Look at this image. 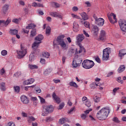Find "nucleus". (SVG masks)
I'll list each match as a JSON object with an SVG mask.
<instances>
[{"label": "nucleus", "mask_w": 126, "mask_h": 126, "mask_svg": "<svg viewBox=\"0 0 126 126\" xmlns=\"http://www.w3.org/2000/svg\"><path fill=\"white\" fill-rule=\"evenodd\" d=\"M110 112V109L103 108L96 114V118L100 121H105L108 118Z\"/></svg>", "instance_id": "nucleus-1"}, {"label": "nucleus", "mask_w": 126, "mask_h": 126, "mask_svg": "<svg viewBox=\"0 0 126 126\" xmlns=\"http://www.w3.org/2000/svg\"><path fill=\"white\" fill-rule=\"evenodd\" d=\"M94 64H95L93 61L89 60H85L83 62L82 66L86 69H90V68H92V67L94 66Z\"/></svg>", "instance_id": "nucleus-2"}, {"label": "nucleus", "mask_w": 126, "mask_h": 126, "mask_svg": "<svg viewBox=\"0 0 126 126\" xmlns=\"http://www.w3.org/2000/svg\"><path fill=\"white\" fill-rule=\"evenodd\" d=\"M54 111V108L52 105L45 106L43 107L42 109V116L44 117L47 116L48 114H50V113L53 112Z\"/></svg>", "instance_id": "nucleus-3"}, {"label": "nucleus", "mask_w": 126, "mask_h": 126, "mask_svg": "<svg viewBox=\"0 0 126 126\" xmlns=\"http://www.w3.org/2000/svg\"><path fill=\"white\" fill-rule=\"evenodd\" d=\"M44 39V36L39 34L35 38V42L32 45V48H38L39 45L42 42L41 41Z\"/></svg>", "instance_id": "nucleus-4"}, {"label": "nucleus", "mask_w": 126, "mask_h": 126, "mask_svg": "<svg viewBox=\"0 0 126 126\" xmlns=\"http://www.w3.org/2000/svg\"><path fill=\"white\" fill-rule=\"evenodd\" d=\"M18 59H22L23 57H25L26 54H27V50L26 49L22 47V45H21V50L17 51Z\"/></svg>", "instance_id": "nucleus-5"}, {"label": "nucleus", "mask_w": 126, "mask_h": 126, "mask_svg": "<svg viewBox=\"0 0 126 126\" xmlns=\"http://www.w3.org/2000/svg\"><path fill=\"white\" fill-rule=\"evenodd\" d=\"M63 37H64L63 35H61L58 36L57 37V42L59 45H60V46L62 47V48L65 50V49H67L66 43L64 42L63 39Z\"/></svg>", "instance_id": "nucleus-6"}, {"label": "nucleus", "mask_w": 126, "mask_h": 126, "mask_svg": "<svg viewBox=\"0 0 126 126\" xmlns=\"http://www.w3.org/2000/svg\"><path fill=\"white\" fill-rule=\"evenodd\" d=\"M111 54V48H106L103 50L102 60L103 61H108L109 55Z\"/></svg>", "instance_id": "nucleus-7"}, {"label": "nucleus", "mask_w": 126, "mask_h": 126, "mask_svg": "<svg viewBox=\"0 0 126 126\" xmlns=\"http://www.w3.org/2000/svg\"><path fill=\"white\" fill-rule=\"evenodd\" d=\"M77 44L80 47V49H83V46L81 45V42L84 40V35L83 34H78L76 37Z\"/></svg>", "instance_id": "nucleus-8"}, {"label": "nucleus", "mask_w": 126, "mask_h": 126, "mask_svg": "<svg viewBox=\"0 0 126 126\" xmlns=\"http://www.w3.org/2000/svg\"><path fill=\"white\" fill-rule=\"evenodd\" d=\"M119 24L121 30H122L123 32H125L126 33V21L120 20L119 21Z\"/></svg>", "instance_id": "nucleus-9"}, {"label": "nucleus", "mask_w": 126, "mask_h": 126, "mask_svg": "<svg viewBox=\"0 0 126 126\" xmlns=\"http://www.w3.org/2000/svg\"><path fill=\"white\" fill-rule=\"evenodd\" d=\"M108 19L111 23H117V19L116 18V15L113 13L110 14V16H108Z\"/></svg>", "instance_id": "nucleus-10"}, {"label": "nucleus", "mask_w": 126, "mask_h": 126, "mask_svg": "<svg viewBox=\"0 0 126 126\" xmlns=\"http://www.w3.org/2000/svg\"><path fill=\"white\" fill-rule=\"evenodd\" d=\"M105 20L102 18H98V19L96 20V21L95 22V24L98 26H103Z\"/></svg>", "instance_id": "nucleus-11"}, {"label": "nucleus", "mask_w": 126, "mask_h": 126, "mask_svg": "<svg viewBox=\"0 0 126 126\" xmlns=\"http://www.w3.org/2000/svg\"><path fill=\"white\" fill-rule=\"evenodd\" d=\"M105 39H106V32L102 30L100 32L99 38H98V40L103 41L105 40Z\"/></svg>", "instance_id": "nucleus-12"}, {"label": "nucleus", "mask_w": 126, "mask_h": 126, "mask_svg": "<svg viewBox=\"0 0 126 126\" xmlns=\"http://www.w3.org/2000/svg\"><path fill=\"white\" fill-rule=\"evenodd\" d=\"M11 22V19L8 18L6 21L4 20H0V25L2 24L4 26L6 27L7 25L9 24Z\"/></svg>", "instance_id": "nucleus-13"}, {"label": "nucleus", "mask_w": 126, "mask_h": 126, "mask_svg": "<svg viewBox=\"0 0 126 126\" xmlns=\"http://www.w3.org/2000/svg\"><path fill=\"white\" fill-rule=\"evenodd\" d=\"M52 97L53 99L55 100L57 104H60V103H61V99L59 96H58V95H57V94H56V93L54 92L53 93Z\"/></svg>", "instance_id": "nucleus-14"}, {"label": "nucleus", "mask_w": 126, "mask_h": 126, "mask_svg": "<svg viewBox=\"0 0 126 126\" xmlns=\"http://www.w3.org/2000/svg\"><path fill=\"white\" fill-rule=\"evenodd\" d=\"M21 100L23 104H28V103H29L28 97L24 95L21 96Z\"/></svg>", "instance_id": "nucleus-15"}, {"label": "nucleus", "mask_w": 126, "mask_h": 126, "mask_svg": "<svg viewBox=\"0 0 126 126\" xmlns=\"http://www.w3.org/2000/svg\"><path fill=\"white\" fill-rule=\"evenodd\" d=\"M9 6L7 4H4L2 7V12L4 14H6V12L8 11Z\"/></svg>", "instance_id": "nucleus-16"}, {"label": "nucleus", "mask_w": 126, "mask_h": 126, "mask_svg": "<svg viewBox=\"0 0 126 126\" xmlns=\"http://www.w3.org/2000/svg\"><path fill=\"white\" fill-rule=\"evenodd\" d=\"M50 15L53 17H58V18H62L63 17L62 15H60V14L57 12H51L50 13Z\"/></svg>", "instance_id": "nucleus-17"}, {"label": "nucleus", "mask_w": 126, "mask_h": 126, "mask_svg": "<svg viewBox=\"0 0 126 126\" xmlns=\"http://www.w3.org/2000/svg\"><path fill=\"white\" fill-rule=\"evenodd\" d=\"M79 28V25L76 22H74L73 24V30L75 32H78V29Z\"/></svg>", "instance_id": "nucleus-18"}, {"label": "nucleus", "mask_w": 126, "mask_h": 126, "mask_svg": "<svg viewBox=\"0 0 126 126\" xmlns=\"http://www.w3.org/2000/svg\"><path fill=\"white\" fill-rule=\"evenodd\" d=\"M34 81H35V80H34V79L30 78L25 81L24 82V84H25V85H28L29 84H32V83H34Z\"/></svg>", "instance_id": "nucleus-19"}, {"label": "nucleus", "mask_w": 126, "mask_h": 126, "mask_svg": "<svg viewBox=\"0 0 126 126\" xmlns=\"http://www.w3.org/2000/svg\"><path fill=\"white\" fill-rule=\"evenodd\" d=\"M81 16H82L83 20H88L89 17H88V15L86 14L85 12H82L80 14Z\"/></svg>", "instance_id": "nucleus-20"}, {"label": "nucleus", "mask_w": 126, "mask_h": 126, "mask_svg": "<svg viewBox=\"0 0 126 126\" xmlns=\"http://www.w3.org/2000/svg\"><path fill=\"white\" fill-rule=\"evenodd\" d=\"M93 32L94 35H97L99 33V28L97 26H94L93 28Z\"/></svg>", "instance_id": "nucleus-21"}, {"label": "nucleus", "mask_w": 126, "mask_h": 126, "mask_svg": "<svg viewBox=\"0 0 126 126\" xmlns=\"http://www.w3.org/2000/svg\"><path fill=\"white\" fill-rule=\"evenodd\" d=\"M35 27H36V25L34 24L31 23L28 25V26L26 27V29H35Z\"/></svg>", "instance_id": "nucleus-22"}, {"label": "nucleus", "mask_w": 126, "mask_h": 126, "mask_svg": "<svg viewBox=\"0 0 126 126\" xmlns=\"http://www.w3.org/2000/svg\"><path fill=\"white\" fill-rule=\"evenodd\" d=\"M125 69H126V66L124 65H122L119 67L118 71L119 73H121V72H123Z\"/></svg>", "instance_id": "nucleus-23"}, {"label": "nucleus", "mask_w": 126, "mask_h": 126, "mask_svg": "<svg viewBox=\"0 0 126 126\" xmlns=\"http://www.w3.org/2000/svg\"><path fill=\"white\" fill-rule=\"evenodd\" d=\"M0 89L1 91H5L6 88H5V83L2 82L0 84Z\"/></svg>", "instance_id": "nucleus-24"}, {"label": "nucleus", "mask_w": 126, "mask_h": 126, "mask_svg": "<svg viewBox=\"0 0 126 126\" xmlns=\"http://www.w3.org/2000/svg\"><path fill=\"white\" fill-rule=\"evenodd\" d=\"M98 86H100V84L99 83H93L90 85V87L92 88L93 89L98 87Z\"/></svg>", "instance_id": "nucleus-25"}, {"label": "nucleus", "mask_w": 126, "mask_h": 126, "mask_svg": "<svg viewBox=\"0 0 126 126\" xmlns=\"http://www.w3.org/2000/svg\"><path fill=\"white\" fill-rule=\"evenodd\" d=\"M65 123H66V118H62L59 120V124L60 125H63Z\"/></svg>", "instance_id": "nucleus-26"}, {"label": "nucleus", "mask_w": 126, "mask_h": 126, "mask_svg": "<svg viewBox=\"0 0 126 126\" xmlns=\"http://www.w3.org/2000/svg\"><path fill=\"white\" fill-rule=\"evenodd\" d=\"M42 56L44 58H46V59H49L50 58V54L48 52H44L42 53Z\"/></svg>", "instance_id": "nucleus-27"}, {"label": "nucleus", "mask_w": 126, "mask_h": 126, "mask_svg": "<svg viewBox=\"0 0 126 126\" xmlns=\"http://www.w3.org/2000/svg\"><path fill=\"white\" fill-rule=\"evenodd\" d=\"M36 31L37 30H36V29L32 30L31 33V37H34V36H36V34H37Z\"/></svg>", "instance_id": "nucleus-28"}, {"label": "nucleus", "mask_w": 126, "mask_h": 126, "mask_svg": "<svg viewBox=\"0 0 126 126\" xmlns=\"http://www.w3.org/2000/svg\"><path fill=\"white\" fill-rule=\"evenodd\" d=\"M34 121H36V118L33 116H30L28 118V122H29V123H31V122H34Z\"/></svg>", "instance_id": "nucleus-29"}, {"label": "nucleus", "mask_w": 126, "mask_h": 126, "mask_svg": "<svg viewBox=\"0 0 126 126\" xmlns=\"http://www.w3.org/2000/svg\"><path fill=\"white\" fill-rule=\"evenodd\" d=\"M72 65L74 68H76L77 66H78L79 65L76 61L73 60L72 63Z\"/></svg>", "instance_id": "nucleus-30"}, {"label": "nucleus", "mask_w": 126, "mask_h": 126, "mask_svg": "<svg viewBox=\"0 0 126 126\" xmlns=\"http://www.w3.org/2000/svg\"><path fill=\"white\" fill-rule=\"evenodd\" d=\"M50 72H52V69L48 68L45 70L44 72V74L45 75H48V74H50Z\"/></svg>", "instance_id": "nucleus-31"}, {"label": "nucleus", "mask_w": 126, "mask_h": 126, "mask_svg": "<svg viewBox=\"0 0 126 126\" xmlns=\"http://www.w3.org/2000/svg\"><path fill=\"white\" fill-rule=\"evenodd\" d=\"M70 86H72V87H74L75 88H77L78 87V86L77 85V84L74 82H70L69 83Z\"/></svg>", "instance_id": "nucleus-32"}, {"label": "nucleus", "mask_w": 126, "mask_h": 126, "mask_svg": "<svg viewBox=\"0 0 126 126\" xmlns=\"http://www.w3.org/2000/svg\"><path fill=\"white\" fill-rule=\"evenodd\" d=\"M82 24H84V26H85L87 28H89L90 25L89 24V22H87V21H81V22Z\"/></svg>", "instance_id": "nucleus-33"}, {"label": "nucleus", "mask_w": 126, "mask_h": 126, "mask_svg": "<svg viewBox=\"0 0 126 126\" xmlns=\"http://www.w3.org/2000/svg\"><path fill=\"white\" fill-rule=\"evenodd\" d=\"M29 67L31 69H37L38 66L36 65L29 64Z\"/></svg>", "instance_id": "nucleus-34"}, {"label": "nucleus", "mask_w": 126, "mask_h": 126, "mask_svg": "<svg viewBox=\"0 0 126 126\" xmlns=\"http://www.w3.org/2000/svg\"><path fill=\"white\" fill-rule=\"evenodd\" d=\"M34 58L35 57L34 56V54L32 53V54H31L30 55L29 61L30 62H33V61L34 60Z\"/></svg>", "instance_id": "nucleus-35"}, {"label": "nucleus", "mask_w": 126, "mask_h": 126, "mask_svg": "<svg viewBox=\"0 0 126 126\" xmlns=\"http://www.w3.org/2000/svg\"><path fill=\"white\" fill-rule=\"evenodd\" d=\"M10 33H11L12 35H16V34L18 33V31L16 30H10Z\"/></svg>", "instance_id": "nucleus-36"}, {"label": "nucleus", "mask_w": 126, "mask_h": 126, "mask_svg": "<svg viewBox=\"0 0 126 126\" xmlns=\"http://www.w3.org/2000/svg\"><path fill=\"white\" fill-rule=\"evenodd\" d=\"M51 33V28L50 26H47V27L46 29V34L48 35H50V33Z\"/></svg>", "instance_id": "nucleus-37"}, {"label": "nucleus", "mask_w": 126, "mask_h": 126, "mask_svg": "<svg viewBox=\"0 0 126 126\" xmlns=\"http://www.w3.org/2000/svg\"><path fill=\"white\" fill-rule=\"evenodd\" d=\"M85 105L89 108V107H91V102L89 100H86Z\"/></svg>", "instance_id": "nucleus-38"}, {"label": "nucleus", "mask_w": 126, "mask_h": 126, "mask_svg": "<svg viewBox=\"0 0 126 126\" xmlns=\"http://www.w3.org/2000/svg\"><path fill=\"white\" fill-rule=\"evenodd\" d=\"M94 100L95 103H98L100 101V98L98 96H96L94 98Z\"/></svg>", "instance_id": "nucleus-39"}, {"label": "nucleus", "mask_w": 126, "mask_h": 126, "mask_svg": "<svg viewBox=\"0 0 126 126\" xmlns=\"http://www.w3.org/2000/svg\"><path fill=\"white\" fill-rule=\"evenodd\" d=\"M117 81H118L119 83H121V84H123V83H124V81L122 80V77H118L117 78Z\"/></svg>", "instance_id": "nucleus-40"}, {"label": "nucleus", "mask_w": 126, "mask_h": 126, "mask_svg": "<svg viewBox=\"0 0 126 126\" xmlns=\"http://www.w3.org/2000/svg\"><path fill=\"white\" fill-rule=\"evenodd\" d=\"M14 90L15 92H17V93H19V91H20V88L18 86L14 87Z\"/></svg>", "instance_id": "nucleus-41"}, {"label": "nucleus", "mask_w": 126, "mask_h": 126, "mask_svg": "<svg viewBox=\"0 0 126 126\" xmlns=\"http://www.w3.org/2000/svg\"><path fill=\"white\" fill-rule=\"evenodd\" d=\"M1 54L2 56H6V55H7V51L5 50H3L1 52Z\"/></svg>", "instance_id": "nucleus-42"}, {"label": "nucleus", "mask_w": 126, "mask_h": 126, "mask_svg": "<svg viewBox=\"0 0 126 126\" xmlns=\"http://www.w3.org/2000/svg\"><path fill=\"white\" fill-rule=\"evenodd\" d=\"M64 107V103L63 102L59 105L58 110H62Z\"/></svg>", "instance_id": "nucleus-43"}, {"label": "nucleus", "mask_w": 126, "mask_h": 126, "mask_svg": "<svg viewBox=\"0 0 126 126\" xmlns=\"http://www.w3.org/2000/svg\"><path fill=\"white\" fill-rule=\"evenodd\" d=\"M113 122H114L115 123H120V120H119V119L117 117H114L112 119Z\"/></svg>", "instance_id": "nucleus-44"}, {"label": "nucleus", "mask_w": 126, "mask_h": 126, "mask_svg": "<svg viewBox=\"0 0 126 126\" xmlns=\"http://www.w3.org/2000/svg\"><path fill=\"white\" fill-rule=\"evenodd\" d=\"M71 16L73 17V18H76V19H80V17L74 14H71Z\"/></svg>", "instance_id": "nucleus-45"}, {"label": "nucleus", "mask_w": 126, "mask_h": 126, "mask_svg": "<svg viewBox=\"0 0 126 126\" xmlns=\"http://www.w3.org/2000/svg\"><path fill=\"white\" fill-rule=\"evenodd\" d=\"M87 117V115L86 114H82L81 115V118L82 119V120H85Z\"/></svg>", "instance_id": "nucleus-46"}, {"label": "nucleus", "mask_w": 126, "mask_h": 126, "mask_svg": "<svg viewBox=\"0 0 126 126\" xmlns=\"http://www.w3.org/2000/svg\"><path fill=\"white\" fill-rule=\"evenodd\" d=\"M12 22H14V23H16V24H18V23L19 22V19H14L12 20Z\"/></svg>", "instance_id": "nucleus-47"}, {"label": "nucleus", "mask_w": 126, "mask_h": 126, "mask_svg": "<svg viewBox=\"0 0 126 126\" xmlns=\"http://www.w3.org/2000/svg\"><path fill=\"white\" fill-rule=\"evenodd\" d=\"M4 73H5V70L3 68H2L0 70V74H1V75H3V74H4Z\"/></svg>", "instance_id": "nucleus-48"}, {"label": "nucleus", "mask_w": 126, "mask_h": 126, "mask_svg": "<svg viewBox=\"0 0 126 126\" xmlns=\"http://www.w3.org/2000/svg\"><path fill=\"white\" fill-rule=\"evenodd\" d=\"M120 90V88L118 87V88H115L113 91L114 92V95H115V93L116 92H117V91H118V90Z\"/></svg>", "instance_id": "nucleus-49"}, {"label": "nucleus", "mask_w": 126, "mask_h": 126, "mask_svg": "<svg viewBox=\"0 0 126 126\" xmlns=\"http://www.w3.org/2000/svg\"><path fill=\"white\" fill-rule=\"evenodd\" d=\"M119 52L120 53H122L124 55V56L125 55H126V50L125 49H122L121 50H119Z\"/></svg>", "instance_id": "nucleus-50"}, {"label": "nucleus", "mask_w": 126, "mask_h": 126, "mask_svg": "<svg viewBox=\"0 0 126 126\" xmlns=\"http://www.w3.org/2000/svg\"><path fill=\"white\" fill-rule=\"evenodd\" d=\"M72 11H77V10H78V7L77 6H74L72 7Z\"/></svg>", "instance_id": "nucleus-51"}, {"label": "nucleus", "mask_w": 126, "mask_h": 126, "mask_svg": "<svg viewBox=\"0 0 126 126\" xmlns=\"http://www.w3.org/2000/svg\"><path fill=\"white\" fill-rule=\"evenodd\" d=\"M76 62L78 63V64H80L82 63V60L81 59H77Z\"/></svg>", "instance_id": "nucleus-52"}, {"label": "nucleus", "mask_w": 126, "mask_h": 126, "mask_svg": "<svg viewBox=\"0 0 126 126\" xmlns=\"http://www.w3.org/2000/svg\"><path fill=\"white\" fill-rule=\"evenodd\" d=\"M35 91L36 93H41V89H40V88H36Z\"/></svg>", "instance_id": "nucleus-53"}, {"label": "nucleus", "mask_w": 126, "mask_h": 126, "mask_svg": "<svg viewBox=\"0 0 126 126\" xmlns=\"http://www.w3.org/2000/svg\"><path fill=\"white\" fill-rule=\"evenodd\" d=\"M40 99V102L42 104H44L45 103V99L43 98V97H41V96H39Z\"/></svg>", "instance_id": "nucleus-54"}, {"label": "nucleus", "mask_w": 126, "mask_h": 126, "mask_svg": "<svg viewBox=\"0 0 126 126\" xmlns=\"http://www.w3.org/2000/svg\"><path fill=\"white\" fill-rule=\"evenodd\" d=\"M96 62H97V63H101V60H100V58H99V57H97L95 59Z\"/></svg>", "instance_id": "nucleus-55"}, {"label": "nucleus", "mask_w": 126, "mask_h": 126, "mask_svg": "<svg viewBox=\"0 0 126 126\" xmlns=\"http://www.w3.org/2000/svg\"><path fill=\"white\" fill-rule=\"evenodd\" d=\"M40 63H42V64H44V63H46V60L44 59H41Z\"/></svg>", "instance_id": "nucleus-56"}, {"label": "nucleus", "mask_w": 126, "mask_h": 126, "mask_svg": "<svg viewBox=\"0 0 126 126\" xmlns=\"http://www.w3.org/2000/svg\"><path fill=\"white\" fill-rule=\"evenodd\" d=\"M8 126H15V124H14V123L11 122H9L8 123Z\"/></svg>", "instance_id": "nucleus-57"}, {"label": "nucleus", "mask_w": 126, "mask_h": 126, "mask_svg": "<svg viewBox=\"0 0 126 126\" xmlns=\"http://www.w3.org/2000/svg\"><path fill=\"white\" fill-rule=\"evenodd\" d=\"M53 4L55 5V7H60V4H59L56 2H53Z\"/></svg>", "instance_id": "nucleus-58"}, {"label": "nucleus", "mask_w": 126, "mask_h": 126, "mask_svg": "<svg viewBox=\"0 0 126 126\" xmlns=\"http://www.w3.org/2000/svg\"><path fill=\"white\" fill-rule=\"evenodd\" d=\"M118 56L121 58V59H122V58H123V57H124L125 55H124L122 52H120V51H119Z\"/></svg>", "instance_id": "nucleus-59"}, {"label": "nucleus", "mask_w": 126, "mask_h": 126, "mask_svg": "<svg viewBox=\"0 0 126 126\" xmlns=\"http://www.w3.org/2000/svg\"><path fill=\"white\" fill-rule=\"evenodd\" d=\"M92 109H90L89 110H87L86 111L84 112V113H85L87 115V114H89V113H90V112H92Z\"/></svg>", "instance_id": "nucleus-60"}, {"label": "nucleus", "mask_w": 126, "mask_h": 126, "mask_svg": "<svg viewBox=\"0 0 126 126\" xmlns=\"http://www.w3.org/2000/svg\"><path fill=\"white\" fill-rule=\"evenodd\" d=\"M65 60H66V57L64 56H63L62 57L63 63H65Z\"/></svg>", "instance_id": "nucleus-61"}, {"label": "nucleus", "mask_w": 126, "mask_h": 126, "mask_svg": "<svg viewBox=\"0 0 126 126\" xmlns=\"http://www.w3.org/2000/svg\"><path fill=\"white\" fill-rule=\"evenodd\" d=\"M83 33L85 35L86 37H89L88 33L86 32L85 31H83Z\"/></svg>", "instance_id": "nucleus-62"}, {"label": "nucleus", "mask_w": 126, "mask_h": 126, "mask_svg": "<svg viewBox=\"0 0 126 126\" xmlns=\"http://www.w3.org/2000/svg\"><path fill=\"white\" fill-rule=\"evenodd\" d=\"M53 81L55 83H59V82H61V80H53Z\"/></svg>", "instance_id": "nucleus-63"}, {"label": "nucleus", "mask_w": 126, "mask_h": 126, "mask_svg": "<svg viewBox=\"0 0 126 126\" xmlns=\"http://www.w3.org/2000/svg\"><path fill=\"white\" fill-rule=\"evenodd\" d=\"M22 116L23 117H27V114L25 113V112H22Z\"/></svg>", "instance_id": "nucleus-64"}]
</instances>
